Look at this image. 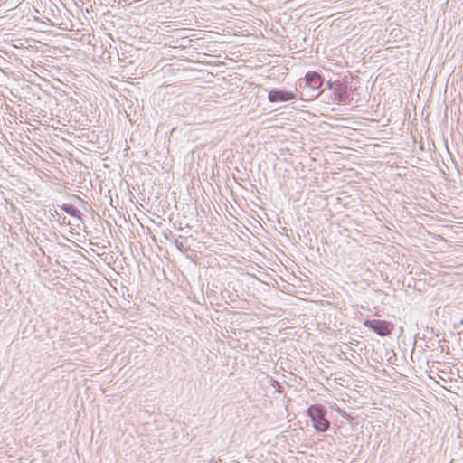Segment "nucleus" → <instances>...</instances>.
<instances>
[{"instance_id": "obj_6", "label": "nucleus", "mask_w": 463, "mask_h": 463, "mask_svg": "<svg viewBox=\"0 0 463 463\" xmlns=\"http://www.w3.org/2000/svg\"><path fill=\"white\" fill-rule=\"evenodd\" d=\"M61 209L70 215H75V209L72 206L62 205Z\"/></svg>"}, {"instance_id": "obj_1", "label": "nucleus", "mask_w": 463, "mask_h": 463, "mask_svg": "<svg viewBox=\"0 0 463 463\" xmlns=\"http://www.w3.org/2000/svg\"><path fill=\"white\" fill-rule=\"evenodd\" d=\"M307 415L311 418L313 427L319 432H325L330 426L329 420L326 418L324 410L319 405H311L307 411Z\"/></svg>"}, {"instance_id": "obj_2", "label": "nucleus", "mask_w": 463, "mask_h": 463, "mask_svg": "<svg viewBox=\"0 0 463 463\" xmlns=\"http://www.w3.org/2000/svg\"><path fill=\"white\" fill-rule=\"evenodd\" d=\"M364 325L371 328L373 332L381 336L389 335L394 329V325L385 320L373 319L365 320Z\"/></svg>"}, {"instance_id": "obj_7", "label": "nucleus", "mask_w": 463, "mask_h": 463, "mask_svg": "<svg viewBox=\"0 0 463 463\" xmlns=\"http://www.w3.org/2000/svg\"><path fill=\"white\" fill-rule=\"evenodd\" d=\"M461 324L463 325V319L461 320Z\"/></svg>"}, {"instance_id": "obj_5", "label": "nucleus", "mask_w": 463, "mask_h": 463, "mask_svg": "<svg viewBox=\"0 0 463 463\" xmlns=\"http://www.w3.org/2000/svg\"><path fill=\"white\" fill-rule=\"evenodd\" d=\"M335 100L339 104L346 100V89L340 83L334 86Z\"/></svg>"}, {"instance_id": "obj_4", "label": "nucleus", "mask_w": 463, "mask_h": 463, "mask_svg": "<svg viewBox=\"0 0 463 463\" xmlns=\"http://www.w3.org/2000/svg\"><path fill=\"white\" fill-rule=\"evenodd\" d=\"M322 85L323 79L320 74L314 71H310L306 74V86L317 91V93L313 96L314 98L319 95V90L321 89Z\"/></svg>"}, {"instance_id": "obj_3", "label": "nucleus", "mask_w": 463, "mask_h": 463, "mask_svg": "<svg viewBox=\"0 0 463 463\" xmlns=\"http://www.w3.org/2000/svg\"><path fill=\"white\" fill-rule=\"evenodd\" d=\"M296 99L293 91L273 89L268 94V99L271 103L287 102Z\"/></svg>"}]
</instances>
